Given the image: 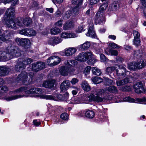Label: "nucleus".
Returning a JSON list of instances; mask_svg holds the SVG:
<instances>
[{
    "label": "nucleus",
    "mask_w": 146,
    "mask_h": 146,
    "mask_svg": "<svg viewBox=\"0 0 146 146\" xmlns=\"http://www.w3.org/2000/svg\"><path fill=\"white\" fill-rule=\"evenodd\" d=\"M133 55L135 57L139 58L141 57L142 56L143 53L140 50H137L134 51Z\"/></svg>",
    "instance_id": "40"
},
{
    "label": "nucleus",
    "mask_w": 146,
    "mask_h": 146,
    "mask_svg": "<svg viewBox=\"0 0 146 146\" xmlns=\"http://www.w3.org/2000/svg\"><path fill=\"white\" fill-rule=\"evenodd\" d=\"M124 100L126 102H130L140 103L143 104H145L144 102L146 101V99L145 98L142 99L137 98L135 100L129 97H128L125 98Z\"/></svg>",
    "instance_id": "14"
},
{
    "label": "nucleus",
    "mask_w": 146,
    "mask_h": 146,
    "mask_svg": "<svg viewBox=\"0 0 146 146\" xmlns=\"http://www.w3.org/2000/svg\"><path fill=\"white\" fill-rule=\"evenodd\" d=\"M136 64H137V65H138V66H141V65H142L141 66L143 67L141 68H144L145 66H146V62H144L143 60L141 59L140 61L139 62H135Z\"/></svg>",
    "instance_id": "52"
},
{
    "label": "nucleus",
    "mask_w": 146,
    "mask_h": 146,
    "mask_svg": "<svg viewBox=\"0 0 146 146\" xmlns=\"http://www.w3.org/2000/svg\"><path fill=\"white\" fill-rule=\"evenodd\" d=\"M109 46L111 47L112 48L118 49L121 48V46H119L117 44L114 42H110L109 44Z\"/></svg>",
    "instance_id": "48"
},
{
    "label": "nucleus",
    "mask_w": 146,
    "mask_h": 146,
    "mask_svg": "<svg viewBox=\"0 0 146 146\" xmlns=\"http://www.w3.org/2000/svg\"><path fill=\"white\" fill-rule=\"evenodd\" d=\"M15 39V42L18 45L22 46L25 48H28L30 47V41L27 38L17 37Z\"/></svg>",
    "instance_id": "8"
},
{
    "label": "nucleus",
    "mask_w": 146,
    "mask_h": 146,
    "mask_svg": "<svg viewBox=\"0 0 146 146\" xmlns=\"http://www.w3.org/2000/svg\"><path fill=\"white\" fill-rule=\"evenodd\" d=\"M137 65V64H136L135 62L134 64L133 62H131L128 64L127 68L130 70H133L137 68L141 69V68L143 67L141 66H141H138V65Z\"/></svg>",
    "instance_id": "25"
},
{
    "label": "nucleus",
    "mask_w": 146,
    "mask_h": 146,
    "mask_svg": "<svg viewBox=\"0 0 146 146\" xmlns=\"http://www.w3.org/2000/svg\"><path fill=\"white\" fill-rule=\"evenodd\" d=\"M4 33H5V36L7 41H8L9 39H11L13 37V35L11 33L8 31H4Z\"/></svg>",
    "instance_id": "47"
},
{
    "label": "nucleus",
    "mask_w": 146,
    "mask_h": 146,
    "mask_svg": "<svg viewBox=\"0 0 146 146\" xmlns=\"http://www.w3.org/2000/svg\"><path fill=\"white\" fill-rule=\"evenodd\" d=\"M104 84L106 85H109L112 84L113 82V80L109 79L108 78L104 77Z\"/></svg>",
    "instance_id": "46"
},
{
    "label": "nucleus",
    "mask_w": 146,
    "mask_h": 146,
    "mask_svg": "<svg viewBox=\"0 0 146 146\" xmlns=\"http://www.w3.org/2000/svg\"><path fill=\"white\" fill-rule=\"evenodd\" d=\"M92 56L91 58L88 57V60L87 62L88 64L90 65H92L94 64L96 61V60L94 57V55L92 53Z\"/></svg>",
    "instance_id": "34"
},
{
    "label": "nucleus",
    "mask_w": 146,
    "mask_h": 146,
    "mask_svg": "<svg viewBox=\"0 0 146 146\" xmlns=\"http://www.w3.org/2000/svg\"><path fill=\"white\" fill-rule=\"evenodd\" d=\"M61 36L62 38H74L77 36L76 34L73 33H69L67 32L62 33L61 34Z\"/></svg>",
    "instance_id": "22"
},
{
    "label": "nucleus",
    "mask_w": 146,
    "mask_h": 146,
    "mask_svg": "<svg viewBox=\"0 0 146 146\" xmlns=\"http://www.w3.org/2000/svg\"><path fill=\"white\" fill-rule=\"evenodd\" d=\"M10 71V68L6 66H0V76H3L7 75Z\"/></svg>",
    "instance_id": "18"
},
{
    "label": "nucleus",
    "mask_w": 146,
    "mask_h": 146,
    "mask_svg": "<svg viewBox=\"0 0 146 146\" xmlns=\"http://www.w3.org/2000/svg\"><path fill=\"white\" fill-rule=\"evenodd\" d=\"M60 32V29L56 27L52 28L50 30V33L52 35H54L57 34Z\"/></svg>",
    "instance_id": "36"
},
{
    "label": "nucleus",
    "mask_w": 146,
    "mask_h": 146,
    "mask_svg": "<svg viewBox=\"0 0 146 146\" xmlns=\"http://www.w3.org/2000/svg\"><path fill=\"white\" fill-rule=\"evenodd\" d=\"M6 50L9 53L10 59L13 57H19L21 55V50L16 46H9L6 48Z\"/></svg>",
    "instance_id": "5"
},
{
    "label": "nucleus",
    "mask_w": 146,
    "mask_h": 146,
    "mask_svg": "<svg viewBox=\"0 0 146 146\" xmlns=\"http://www.w3.org/2000/svg\"><path fill=\"white\" fill-rule=\"evenodd\" d=\"M72 22H67L63 26V29L65 30L69 29L73 27Z\"/></svg>",
    "instance_id": "33"
},
{
    "label": "nucleus",
    "mask_w": 146,
    "mask_h": 146,
    "mask_svg": "<svg viewBox=\"0 0 146 146\" xmlns=\"http://www.w3.org/2000/svg\"><path fill=\"white\" fill-rule=\"evenodd\" d=\"M92 80L95 84H99L103 81V79L101 78L98 76L93 77L92 78Z\"/></svg>",
    "instance_id": "32"
},
{
    "label": "nucleus",
    "mask_w": 146,
    "mask_h": 146,
    "mask_svg": "<svg viewBox=\"0 0 146 146\" xmlns=\"http://www.w3.org/2000/svg\"><path fill=\"white\" fill-rule=\"evenodd\" d=\"M119 8V4L117 1L114 2L109 7V10L110 11H115Z\"/></svg>",
    "instance_id": "27"
},
{
    "label": "nucleus",
    "mask_w": 146,
    "mask_h": 146,
    "mask_svg": "<svg viewBox=\"0 0 146 146\" xmlns=\"http://www.w3.org/2000/svg\"><path fill=\"white\" fill-rule=\"evenodd\" d=\"M33 62V60L29 58H25L22 60L21 59H19L15 66V69L17 71H20L24 69L26 65L30 64Z\"/></svg>",
    "instance_id": "6"
},
{
    "label": "nucleus",
    "mask_w": 146,
    "mask_h": 146,
    "mask_svg": "<svg viewBox=\"0 0 146 146\" xmlns=\"http://www.w3.org/2000/svg\"><path fill=\"white\" fill-rule=\"evenodd\" d=\"M55 82V81L54 80L47 81L43 83L42 85L45 88H51L53 87Z\"/></svg>",
    "instance_id": "20"
},
{
    "label": "nucleus",
    "mask_w": 146,
    "mask_h": 146,
    "mask_svg": "<svg viewBox=\"0 0 146 146\" xmlns=\"http://www.w3.org/2000/svg\"><path fill=\"white\" fill-rule=\"evenodd\" d=\"M140 38H134L133 41V44L136 46H138L140 45Z\"/></svg>",
    "instance_id": "51"
},
{
    "label": "nucleus",
    "mask_w": 146,
    "mask_h": 146,
    "mask_svg": "<svg viewBox=\"0 0 146 146\" xmlns=\"http://www.w3.org/2000/svg\"><path fill=\"white\" fill-rule=\"evenodd\" d=\"M94 115V112L92 110H88L85 113L86 117L89 118H92Z\"/></svg>",
    "instance_id": "31"
},
{
    "label": "nucleus",
    "mask_w": 146,
    "mask_h": 146,
    "mask_svg": "<svg viewBox=\"0 0 146 146\" xmlns=\"http://www.w3.org/2000/svg\"><path fill=\"white\" fill-rule=\"evenodd\" d=\"M60 117L62 119L65 120L68 119V115L66 113H63L61 115Z\"/></svg>",
    "instance_id": "57"
},
{
    "label": "nucleus",
    "mask_w": 146,
    "mask_h": 146,
    "mask_svg": "<svg viewBox=\"0 0 146 146\" xmlns=\"http://www.w3.org/2000/svg\"><path fill=\"white\" fill-rule=\"evenodd\" d=\"M115 65L113 66H111L107 67L106 69V73L108 74L111 73L114 70H115Z\"/></svg>",
    "instance_id": "43"
},
{
    "label": "nucleus",
    "mask_w": 146,
    "mask_h": 146,
    "mask_svg": "<svg viewBox=\"0 0 146 146\" xmlns=\"http://www.w3.org/2000/svg\"><path fill=\"white\" fill-rule=\"evenodd\" d=\"M129 81V78L126 77L123 80L117 81L116 83L117 86H120L127 84Z\"/></svg>",
    "instance_id": "28"
},
{
    "label": "nucleus",
    "mask_w": 146,
    "mask_h": 146,
    "mask_svg": "<svg viewBox=\"0 0 146 146\" xmlns=\"http://www.w3.org/2000/svg\"><path fill=\"white\" fill-rule=\"evenodd\" d=\"M62 39L60 37H54L50 39L49 43L52 45L56 44L60 42Z\"/></svg>",
    "instance_id": "24"
},
{
    "label": "nucleus",
    "mask_w": 146,
    "mask_h": 146,
    "mask_svg": "<svg viewBox=\"0 0 146 146\" xmlns=\"http://www.w3.org/2000/svg\"><path fill=\"white\" fill-rule=\"evenodd\" d=\"M27 89V87H22L13 91V93L14 94L21 93L23 92H25L26 94H41L42 93V90L39 88H34L31 89L29 90L26 91Z\"/></svg>",
    "instance_id": "4"
},
{
    "label": "nucleus",
    "mask_w": 146,
    "mask_h": 146,
    "mask_svg": "<svg viewBox=\"0 0 146 146\" xmlns=\"http://www.w3.org/2000/svg\"><path fill=\"white\" fill-rule=\"evenodd\" d=\"M81 86L82 89L85 91L88 92L90 90L91 88L88 82L85 81H83Z\"/></svg>",
    "instance_id": "26"
},
{
    "label": "nucleus",
    "mask_w": 146,
    "mask_h": 146,
    "mask_svg": "<svg viewBox=\"0 0 146 146\" xmlns=\"http://www.w3.org/2000/svg\"><path fill=\"white\" fill-rule=\"evenodd\" d=\"M61 59L57 56H50L47 60V63L50 66H53L59 64Z\"/></svg>",
    "instance_id": "9"
},
{
    "label": "nucleus",
    "mask_w": 146,
    "mask_h": 146,
    "mask_svg": "<svg viewBox=\"0 0 146 146\" xmlns=\"http://www.w3.org/2000/svg\"><path fill=\"white\" fill-rule=\"evenodd\" d=\"M108 6V4L107 3L102 4L100 6L99 8V10L98 12L100 13H104V12L106 10Z\"/></svg>",
    "instance_id": "37"
},
{
    "label": "nucleus",
    "mask_w": 146,
    "mask_h": 146,
    "mask_svg": "<svg viewBox=\"0 0 146 146\" xmlns=\"http://www.w3.org/2000/svg\"><path fill=\"white\" fill-rule=\"evenodd\" d=\"M120 90L122 91H128L131 90V88L130 86L126 85L121 87Z\"/></svg>",
    "instance_id": "53"
},
{
    "label": "nucleus",
    "mask_w": 146,
    "mask_h": 146,
    "mask_svg": "<svg viewBox=\"0 0 146 146\" xmlns=\"http://www.w3.org/2000/svg\"><path fill=\"white\" fill-rule=\"evenodd\" d=\"M115 71L116 72L117 75L118 77V78L120 79L121 77H124L126 75L127 72L125 67L121 65L115 64Z\"/></svg>",
    "instance_id": "7"
},
{
    "label": "nucleus",
    "mask_w": 146,
    "mask_h": 146,
    "mask_svg": "<svg viewBox=\"0 0 146 146\" xmlns=\"http://www.w3.org/2000/svg\"><path fill=\"white\" fill-rule=\"evenodd\" d=\"M84 28V26L82 25L79 26L78 29L76 30V32L77 33H80L83 31H85V29L83 30Z\"/></svg>",
    "instance_id": "59"
},
{
    "label": "nucleus",
    "mask_w": 146,
    "mask_h": 146,
    "mask_svg": "<svg viewBox=\"0 0 146 146\" xmlns=\"http://www.w3.org/2000/svg\"><path fill=\"white\" fill-rule=\"evenodd\" d=\"M32 81V78H29L28 74L25 72H22L18 75L15 80V82L17 83L26 85L30 84Z\"/></svg>",
    "instance_id": "3"
},
{
    "label": "nucleus",
    "mask_w": 146,
    "mask_h": 146,
    "mask_svg": "<svg viewBox=\"0 0 146 146\" xmlns=\"http://www.w3.org/2000/svg\"><path fill=\"white\" fill-rule=\"evenodd\" d=\"M15 10L14 9L10 8L7 9L4 17L3 21L8 27L11 28L15 29H17L19 27L23 26V22L19 20L14 21Z\"/></svg>",
    "instance_id": "2"
},
{
    "label": "nucleus",
    "mask_w": 146,
    "mask_h": 146,
    "mask_svg": "<svg viewBox=\"0 0 146 146\" xmlns=\"http://www.w3.org/2000/svg\"><path fill=\"white\" fill-rule=\"evenodd\" d=\"M68 66V74L71 75L76 74V73L75 72L74 67L71 66L70 65Z\"/></svg>",
    "instance_id": "41"
},
{
    "label": "nucleus",
    "mask_w": 146,
    "mask_h": 146,
    "mask_svg": "<svg viewBox=\"0 0 146 146\" xmlns=\"http://www.w3.org/2000/svg\"><path fill=\"white\" fill-rule=\"evenodd\" d=\"M42 97L46 100H56L54 96L51 95H44L42 96Z\"/></svg>",
    "instance_id": "44"
},
{
    "label": "nucleus",
    "mask_w": 146,
    "mask_h": 146,
    "mask_svg": "<svg viewBox=\"0 0 146 146\" xmlns=\"http://www.w3.org/2000/svg\"><path fill=\"white\" fill-rule=\"evenodd\" d=\"M78 81V79L76 78H73L70 81L72 85H75Z\"/></svg>",
    "instance_id": "64"
},
{
    "label": "nucleus",
    "mask_w": 146,
    "mask_h": 146,
    "mask_svg": "<svg viewBox=\"0 0 146 146\" xmlns=\"http://www.w3.org/2000/svg\"><path fill=\"white\" fill-rule=\"evenodd\" d=\"M76 51V49L74 47L66 48L64 50V56H71Z\"/></svg>",
    "instance_id": "17"
},
{
    "label": "nucleus",
    "mask_w": 146,
    "mask_h": 146,
    "mask_svg": "<svg viewBox=\"0 0 146 146\" xmlns=\"http://www.w3.org/2000/svg\"><path fill=\"white\" fill-rule=\"evenodd\" d=\"M91 69V67L90 66H88L85 69L84 72L86 74H89Z\"/></svg>",
    "instance_id": "63"
},
{
    "label": "nucleus",
    "mask_w": 146,
    "mask_h": 146,
    "mask_svg": "<svg viewBox=\"0 0 146 146\" xmlns=\"http://www.w3.org/2000/svg\"><path fill=\"white\" fill-rule=\"evenodd\" d=\"M92 56V52H83L79 54V55L75 58L76 60L81 61H85L87 60L88 57L91 58Z\"/></svg>",
    "instance_id": "12"
},
{
    "label": "nucleus",
    "mask_w": 146,
    "mask_h": 146,
    "mask_svg": "<svg viewBox=\"0 0 146 146\" xmlns=\"http://www.w3.org/2000/svg\"><path fill=\"white\" fill-rule=\"evenodd\" d=\"M90 46V43L88 41H86L84 43L80 45V47L83 50H85L88 49Z\"/></svg>",
    "instance_id": "35"
},
{
    "label": "nucleus",
    "mask_w": 146,
    "mask_h": 146,
    "mask_svg": "<svg viewBox=\"0 0 146 146\" xmlns=\"http://www.w3.org/2000/svg\"><path fill=\"white\" fill-rule=\"evenodd\" d=\"M5 35V33H4L3 34L0 35V41H1V44H2V41L6 42L7 41Z\"/></svg>",
    "instance_id": "56"
},
{
    "label": "nucleus",
    "mask_w": 146,
    "mask_h": 146,
    "mask_svg": "<svg viewBox=\"0 0 146 146\" xmlns=\"http://www.w3.org/2000/svg\"><path fill=\"white\" fill-rule=\"evenodd\" d=\"M3 1L5 4H6L10 2H11L13 4H12V5H13V6L15 5L18 4V0H3Z\"/></svg>",
    "instance_id": "45"
},
{
    "label": "nucleus",
    "mask_w": 146,
    "mask_h": 146,
    "mask_svg": "<svg viewBox=\"0 0 146 146\" xmlns=\"http://www.w3.org/2000/svg\"><path fill=\"white\" fill-rule=\"evenodd\" d=\"M87 36H90L92 38H95L96 37L95 33L94 30L93 26H90L88 29V32L86 33Z\"/></svg>",
    "instance_id": "23"
},
{
    "label": "nucleus",
    "mask_w": 146,
    "mask_h": 146,
    "mask_svg": "<svg viewBox=\"0 0 146 146\" xmlns=\"http://www.w3.org/2000/svg\"><path fill=\"white\" fill-rule=\"evenodd\" d=\"M68 66H62L60 69L59 72L61 75L66 76L68 74Z\"/></svg>",
    "instance_id": "21"
},
{
    "label": "nucleus",
    "mask_w": 146,
    "mask_h": 146,
    "mask_svg": "<svg viewBox=\"0 0 146 146\" xmlns=\"http://www.w3.org/2000/svg\"><path fill=\"white\" fill-rule=\"evenodd\" d=\"M72 12L70 11H67L63 16V18L64 19H68L71 15Z\"/></svg>",
    "instance_id": "50"
},
{
    "label": "nucleus",
    "mask_w": 146,
    "mask_h": 146,
    "mask_svg": "<svg viewBox=\"0 0 146 146\" xmlns=\"http://www.w3.org/2000/svg\"><path fill=\"white\" fill-rule=\"evenodd\" d=\"M100 56L101 60L102 62H104L107 61V60H108L106 57L105 55L103 54H100Z\"/></svg>",
    "instance_id": "62"
},
{
    "label": "nucleus",
    "mask_w": 146,
    "mask_h": 146,
    "mask_svg": "<svg viewBox=\"0 0 146 146\" xmlns=\"http://www.w3.org/2000/svg\"><path fill=\"white\" fill-rule=\"evenodd\" d=\"M106 94L105 90L98 89L96 90L94 94L91 93L89 96L83 94L80 97L81 103L88 104L92 101L102 102L110 99Z\"/></svg>",
    "instance_id": "1"
},
{
    "label": "nucleus",
    "mask_w": 146,
    "mask_h": 146,
    "mask_svg": "<svg viewBox=\"0 0 146 146\" xmlns=\"http://www.w3.org/2000/svg\"><path fill=\"white\" fill-rule=\"evenodd\" d=\"M95 23L96 24H102L105 23V20L104 13L98 12L95 15Z\"/></svg>",
    "instance_id": "11"
},
{
    "label": "nucleus",
    "mask_w": 146,
    "mask_h": 146,
    "mask_svg": "<svg viewBox=\"0 0 146 146\" xmlns=\"http://www.w3.org/2000/svg\"><path fill=\"white\" fill-rule=\"evenodd\" d=\"M28 29V28L22 29L19 31V34L22 35L27 36Z\"/></svg>",
    "instance_id": "58"
},
{
    "label": "nucleus",
    "mask_w": 146,
    "mask_h": 146,
    "mask_svg": "<svg viewBox=\"0 0 146 146\" xmlns=\"http://www.w3.org/2000/svg\"><path fill=\"white\" fill-rule=\"evenodd\" d=\"M32 22V19L30 18H26L23 21V25L26 26H28L30 25Z\"/></svg>",
    "instance_id": "39"
},
{
    "label": "nucleus",
    "mask_w": 146,
    "mask_h": 146,
    "mask_svg": "<svg viewBox=\"0 0 146 146\" xmlns=\"http://www.w3.org/2000/svg\"><path fill=\"white\" fill-rule=\"evenodd\" d=\"M70 83L68 80H66L63 81L60 86V89L62 92H64L68 89L70 86Z\"/></svg>",
    "instance_id": "19"
},
{
    "label": "nucleus",
    "mask_w": 146,
    "mask_h": 146,
    "mask_svg": "<svg viewBox=\"0 0 146 146\" xmlns=\"http://www.w3.org/2000/svg\"><path fill=\"white\" fill-rule=\"evenodd\" d=\"M133 87L137 93H141L145 92V89L141 82H138L134 84Z\"/></svg>",
    "instance_id": "15"
},
{
    "label": "nucleus",
    "mask_w": 146,
    "mask_h": 146,
    "mask_svg": "<svg viewBox=\"0 0 146 146\" xmlns=\"http://www.w3.org/2000/svg\"><path fill=\"white\" fill-rule=\"evenodd\" d=\"M134 38L140 39V34L136 30H134L133 32Z\"/></svg>",
    "instance_id": "55"
},
{
    "label": "nucleus",
    "mask_w": 146,
    "mask_h": 146,
    "mask_svg": "<svg viewBox=\"0 0 146 146\" xmlns=\"http://www.w3.org/2000/svg\"><path fill=\"white\" fill-rule=\"evenodd\" d=\"M23 96L22 95H16L14 96H12L5 98L4 99L7 101H11L13 100L16 99L18 98H21Z\"/></svg>",
    "instance_id": "30"
},
{
    "label": "nucleus",
    "mask_w": 146,
    "mask_h": 146,
    "mask_svg": "<svg viewBox=\"0 0 146 146\" xmlns=\"http://www.w3.org/2000/svg\"><path fill=\"white\" fill-rule=\"evenodd\" d=\"M83 2V0H72V3L75 5V7L73 9V11L75 15H78L79 13V7L81 5Z\"/></svg>",
    "instance_id": "13"
},
{
    "label": "nucleus",
    "mask_w": 146,
    "mask_h": 146,
    "mask_svg": "<svg viewBox=\"0 0 146 146\" xmlns=\"http://www.w3.org/2000/svg\"><path fill=\"white\" fill-rule=\"evenodd\" d=\"M8 88L6 86H0V93H5L8 90Z\"/></svg>",
    "instance_id": "54"
},
{
    "label": "nucleus",
    "mask_w": 146,
    "mask_h": 146,
    "mask_svg": "<svg viewBox=\"0 0 146 146\" xmlns=\"http://www.w3.org/2000/svg\"><path fill=\"white\" fill-rule=\"evenodd\" d=\"M45 64L41 62H36L32 64V69L34 71L37 72L45 68Z\"/></svg>",
    "instance_id": "10"
},
{
    "label": "nucleus",
    "mask_w": 146,
    "mask_h": 146,
    "mask_svg": "<svg viewBox=\"0 0 146 146\" xmlns=\"http://www.w3.org/2000/svg\"><path fill=\"white\" fill-rule=\"evenodd\" d=\"M72 102H71V103L73 104H77L81 103L80 97H76L72 98Z\"/></svg>",
    "instance_id": "42"
},
{
    "label": "nucleus",
    "mask_w": 146,
    "mask_h": 146,
    "mask_svg": "<svg viewBox=\"0 0 146 146\" xmlns=\"http://www.w3.org/2000/svg\"><path fill=\"white\" fill-rule=\"evenodd\" d=\"M27 36H35L36 34L35 31L33 29H28Z\"/></svg>",
    "instance_id": "49"
},
{
    "label": "nucleus",
    "mask_w": 146,
    "mask_h": 146,
    "mask_svg": "<svg viewBox=\"0 0 146 146\" xmlns=\"http://www.w3.org/2000/svg\"><path fill=\"white\" fill-rule=\"evenodd\" d=\"M63 96V98L62 99V101H66L68 99L69 94L67 92H66L65 93L62 95Z\"/></svg>",
    "instance_id": "61"
},
{
    "label": "nucleus",
    "mask_w": 146,
    "mask_h": 146,
    "mask_svg": "<svg viewBox=\"0 0 146 146\" xmlns=\"http://www.w3.org/2000/svg\"><path fill=\"white\" fill-rule=\"evenodd\" d=\"M106 90L111 93L116 94L118 90L117 87L114 86H111L106 88Z\"/></svg>",
    "instance_id": "29"
},
{
    "label": "nucleus",
    "mask_w": 146,
    "mask_h": 146,
    "mask_svg": "<svg viewBox=\"0 0 146 146\" xmlns=\"http://www.w3.org/2000/svg\"><path fill=\"white\" fill-rule=\"evenodd\" d=\"M92 72L94 74L97 76H100L102 73L100 69L95 67H93L92 68Z\"/></svg>",
    "instance_id": "38"
},
{
    "label": "nucleus",
    "mask_w": 146,
    "mask_h": 146,
    "mask_svg": "<svg viewBox=\"0 0 146 146\" xmlns=\"http://www.w3.org/2000/svg\"><path fill=\"white\" fill-rule=\"evenodd\" d=\"M109 52L111 55L117 56L118 55L117 51L115 50L110 49Z\"/></svg>",
    "instance_id": "60"
},
{
    "label": "nucleus",
    "mask_w": 146,
    "mask_h": 146,
    "mask_svg": "<svg viewBox=\"0 0 146 146\" xmlns=\"http://www.w3.org/2000/svg\"><path fill=\"white\" fill-rule=\"evenodd\" d=\"M0 57L1 58L2 61H6L7 60H10V57L8 51L6 50V48L3 50H1L0 51Z\"/></svg>",
    "instance_id": "16"
}]
</instances>
